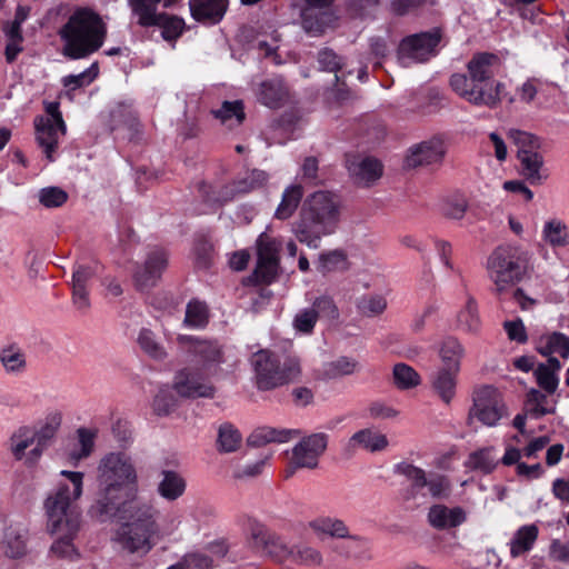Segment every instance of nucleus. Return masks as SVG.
Wrapping results in <instances>:
<instances>
[{"instance_id": "obj_1", "label": "nucleus", "mask_w": 569, "mask_h": 569, "mask_svg": "<svg viewBox=\"0 0 569 569\" xmlns=\"http://www.w3.org/2000/svg\"><path fill=\"white\" fill-rule=\"evenodd\" d=\"M61 476L66 481L59 482L44 501L47 527L56 537L50 552L58 558L74 560L79 557L73 541L81 526V512L77 500L82 495L83 473L62 470Z\"/></svg>"}, {"instance_id": "obj_2", "label": "nucleus", "mask_w": 569, "mask_h": 569, "mask_svg": "<svg viewBox=\"0 0 569 569\" xmlns=\"http://www.w3.org/2000/svg\"><path fill=\"white\" fill-rule=\"evenodd\" d=\"M98 496L89 515L106 522L119 512L121 506L131 502L129 489L138 483L137 469L132 458L122 451L104 455L97 468Z\"/></svg>"}, {"instance_id": "obj_3", "label": "nucleus", "mask_w": 569, "mask_h": 569, "mask_svg": "<svg viewBox=\"0 0 569 569\" xmlns=\"http://www.w3.org/2000/svg\"><path fill=\"white\" fill-rule=\"evenodd\" d=\"M341 200L330 191H316L308 196L299 218L292 224L297 240L317 249L322 237L332 234L340 221Z\"/></svg>"}, {"instance_id": "obj_4", "label": "nucleus", "mask_w": 569, "mask_h": 569, "mask_svg": "<svg viewBox=\"0 0 569 569\" xmlns=\"http://www.w3.org/2000/svg\"><path fill=\"white\" fill-rule=\"evenodd\" d=\"M469 78L456 73L450 78L451 88L467 101L490 108L496 107L503 98L505 86L501 82L488 81L499 71L500 59L488 52L475 54L468 62Z\"/></svg>"}, {"instance_id": "obj_5", "label": "nucleus", "mask_w": 569, "mask_h": 569, "mask_svg": "<svg viewBox=\"0 0 569 569\" xmlns=\"http://www.w3.org/2000/svg\"><path fill=\"white\" fill-rule=\"evenodd\" d=\"M113 518L120 521L113 540L123 551L146 556L153 548L158 526L154 510L150 505L131 501L121 506Z\"/></svg>"}, {"instance_id": "obj_6", "label": "nucleus", "mask_w": 569, "mask_h": 569, "mask_svg": "<svg viewBox=\"0 0 569 569\" xmlns=\"http://www.w3.org/2000/svg\"><path fill=\"white\" fill-rule=\"evenodd\" d=\"M62 54L83 59L97 52L106 40L107 27L101 17L89 8L76 9L59 31Z\"/></svg>"}, {"instance_id": "obj_7", "label": "nucleus", "mask_w": 569, "mask_h": 569, "mask_svg": "<svg viewBox=\"0 0 569 569\" xmlns=\"http://www.w3.org/2000/svg\"><path fill=\"white\" fill-rule=\"evenodd\" d=\"M395 472L406 477L410 482L401 493L402 500L409 509L425 506L430 499L446 497L450 490L447 477L439 473L427 476L422 468L409 462L403 461L396 465Z\"/></svg>"}, {"instance_id": "obj_8", "label": "nucleus", "mask_w": 569, "mask_h": 569, "mask_svg": "<svg viewBox=\"0 0 569 569\" xmlns=\"http://www.w3.org/2000/svg\"><path fill=\"white\" fill-rule=\"evenodd\" d=\"M528 261V252L517 246H500L492 251L487 260V270L499 296L523 278Z\"/></svg>"}, {"instance_id": "obj_9", "label": "nucleus", "mask_w": 569, "mask_h": 569, "mask_svg": "<svg viewBox=\"0 0 569 569\" xmlns=\"http://www.w3.org/2000/svg\"><path fill=\"white\" fill-rule=\"evenodd\" d=\"M256 383L260 390H271L296 380L300 375V362L296 357L284 356L263 349L251 357Z\"/></svg>"}, {"instance_id": "obj_10", "label": "nucleus", "mask_w": 569, "mask_h": 569, "mask_svg": "<svg viewBox=\"0 0 569 569\" xmlns=\"http://www.w3.org/2000/svg\"><path fill=\"white\" fill-rule=\"evenodd\" d=\"M246 529L254 549L279 563L291 561L295 556V548L289 546L276 532L269 530L264 523L256 518L248 517Z\"/></svg>"}, {"instance_id": "obj_11", "label": "nucleus", "mask_w": 569, "mask_h": 569, "mask_svg": "<svg viewBox=\"0 0 569 569\" xmlns=\"http://www.w3.org/2000/svg\"><path fill=\"white\" fill-rule=\"evenodd\" d=\"M473 405L469 420L477 419L483 426L495 427L507 415L501 393L492 386H482L473 391Z\"/></svg>"}, {"instance_id": "obj_12", "label": "nucleus", "mask_w": 569, "mask_h": 569, "mask_svg": "<svg viewBox=\"0 0 569 569\" xmlns=\"http://www.w3.org/2000/svg\"><path fill=\"white\" fill-rule=\"evenodd\" d=\"M439 42L440 34L438 31L408 36L399 43L397 52L398 62L405 68L426 62L436 56V48Z\"/></svg>"}, {"instance_id": "obj_13", "label": "nucleus", "mask_w": 569, "mask_h": 569, "mask_svg": "<svg viewBox=\"0 0 569 569\" xmlns=\"http://www.w3.org/2000/svg\"><path fill=\"white\" fill-rule=\"evenodd\" d=\"M268 181V174L262 170H252L244 177L234 180L231 184L216 191L206 182L199 184V192L204 201L209 203L226 202L239 194H246L262 188Z\"/></svg>"}, {"instance_id": "obj_14", "label": "nucleus", "mask_w": 569, "mask_h": 569, "mask_svg": "<svg viewBox=\"0 0 569 569\" xmlns=\"http://www.w3.org/2000/svg\"><path fill=\"white\" fill-rule=\"evenodd\" d=\"M168 266V252L162 248H150L144 260L136 264L132 281L137 291L149 292L161 280Z\"/></svg>"}, {"instance_id": "obj_15", "label": "nucleus", "mask_w": 569, "mask_h": 569, "mask_svg": "<svg viewBox=\"0 0 569 569\" xmlns=\"http://www.w3.org/2000/svg\"><path fill=\"white\" fill-rule=\"evenodd\" d=\"M256 243L258 259L253 277L259 283H271L278 276L282 243L267 232H262Z\"/></svg>"}, {"instance_id": "obj_16", "label": "nucleus", "mask_w": 569, "mask_h": 569, "mask_svg": "<svg viewBox=\"0 0 569 569\" xmlns=\"http://www.w3.org/2000/svg\"><path fill=\"white\" fill-rule=\"evenodd\" d=\"M345 166L352 183L358 188L373 187L383 174L382 162L370 154L348 152Z\"/></svg>"}, {"instance_id": "obj_17", "label": "nucleus", "mask_w": 569, "mask_h": 569, "mask_svg": "<svg viewBox=\"0 0 569 569\" xmlns=\"http://www.w3.org/2000/svg\"><path fill=\"white\" fill-rule=\"evenodd\" d=\"M173 391L181 398H213L214 387L200 369L183 368L174 375Z\"/></svg>"}, {"instance_id": "obj_18", "label": "nucleus", "mask_w": 569, "mask_h": 569, "mask_svg": "<svg viewBox=\"0 0 569 569\" xmlns=\"http://www.w3.org/2000/svg\"><path fill=\"white\" fill-rule=\"evenodd\" d=\"M328 446V435L312 433L303 437L292 449L291 465L295 468L315 469Z\"/></svg>"}, {"instance_id": "obj_19", "label": "nucleus", "mask_w": 569, "mask_h": 569, "mask_svg": "<svg viewBox=\"0 0 569 569\" xmlns=\"http://www.w3.org/2000/svg\"><path fill=\"white\" fill-rule=\"evenodd\" d=\"M97 271V263H76L72 268L70 281L72 305L82 313H86L91 307L89 284Z\"/></svg>"}, {"instance_id": "obj_20", "label": "nucleus", "mask_w": 569, "mask_h": 569, "mask_svg": "<svg viewBox=\"0 0 569 569\" xmlns=\"http://www.w3.org/2000/svg\"><path fill=\"white\" fill-rule=\"evenodd\" d=\"M177 341L183 351L202 362L206 368L211 365H219L222 361V351L217 342L201 340L188 335H179Z\"/></svg>"}, {"instance_id": "obj_21", "label": "nucleus", "mask_w": 569, "mask_h": 569, "mask_svg": "<svg viewBox=\"0 0 569 569\" xmlns=\"http://www.w3.org/2000/svg\"><path fill=\"white\" fill-rule=\"evenodd\" d=\"M34 126L38 142H58L66 134V124L56 103L48 104L47 116L36 118Z\"/></svg>"}, {"instance_id": "obj_22", "label": "nucleus", "mask_w": 569, "mask_h": 569, "mask_svg": "<svg viewBox=\"0 0 569 569\" xmlns=\"http://www.w3.org/2000/svg\"><path fill=\"white\" fill-rule=\"evenodd\" d=\"M228 0H190L189 7L192 18L203 24L219 23L227 10Z\"/></svg>"}, {"instance_id": "obj_23", "label": "nucleus", "mask_w": 569, "mask_h": 569, "mask_svg": "<svg viewBox=\"0 0 569 569\" xmlns=\"http://www.w3.org/2000/svg\"><path fill=\"white\" fill-rule=\"evenodd\" d=\"M446 152L445 144H412L407 151L405 167L417 168L439 163Z\"/></svg>"}, {"instance_id": "obj_24", "label": "nucleus", "mask_w": 569, "mask_h": 569, "mask_svg": "<svg viewBox=\"0 0 569 569\" xmlns=\"http://www.w3.org/2000/svg\"><path fill=\"white\" fill-rule=\"evenodd\" d=\"M466 520L467 515L461 507L449 508L445 505H433L428 512V522L438 530L456 528Z\"/></svg>"}, {"instance_id": "obj_25", "label": "nucleus", "mask_w": 569, "mask_h": 569, "mask_svg": "<svg viewBox=\"0 0 569 569\" xmlns=\"http://www.w3.org/2000/svg\"><path fill=\"white\" fill-rule=\"evenodd\" d=\"M256 94L262 104L279 108L287 100L289 91L282 78L274 77L259 83Z\"/></svg>"}, {"instance_id": "obj_26", "label": "nucleus", "mask_w": 569, "mask_h": 569, "mask_svg": "<svg viewBox=\"0 0 569 569\" xmlns=\"http://www.w3.org/2000/svg\"><path fill=\"white\" fill-rule=\"evenodd\" d=\"M387 437L373 429H361L353 433L347 443L349 451H355L362 448L370 452L382 451L388 447Z\"/></svg>"}, {"instance_id": "obj_27", "label": "nucleus", "mask_w": 569, "mask_h": 569, "mask_svg": "<svg viewBox=\"0 0 569 569\" xmlns=\"http://www.w3.org/2000/svg\"><path fill=\"white\" fill-rule=\"evenodd\" d=\"M0 365L3 371L13 377L22 376L27 371V355L16 343L0 349Z\"/></svg>"}, {"instance_id": "obj_28", "label": "nucleus", "mask_w": 569, "mask_h": 569, "mask_svg": "<svg viewBox=\"0 0 569 569\" xmlns=\"http://www.w3.org/2000/svg\"><path fill=\"white\" fill-rule=\"evenodd\" d=\"M187 489V481L178 471L162 470L161 480L157 491L167 501H176L182 497Z\"/></svg>"}, {"instance_id": "obj_29", "label": "nucleus", "mask_w": 569, "mask_h": 569, "mask_svg": "<svg viewBox=\"0 0 569 569\" xmlns=\"http://www.w3.org/2000/svg\"><path fill=\"white\" fill-rule=\"evenodd\" d=\"M562 366L555 357H549L547 362L539 363L535 369L538 386L548 395H553L559 386V371Z\"/></svg>"}, {"instance_id": "obj_30", "label": "nucleus", "mask_w": 569, "mask_h": 569, "mask_svg": "<svg viewBox=\"0 0 569 569\" xmlns=\"http://www.w3.org/2000/svg\"><path fill=\"white\" fill-rule=\"evenodd\" d=\"M131 9L132 18L142 28L154 27L162 12L158 11V4L162 0H127Z\"/></svg>"}, {"instance_id": "obj_31", "label": "nucleus", "mask_w": 569, "mask_h": 569, "mask_svg": "<svg viewBox=\"0 0 569 569\" xmlns=\"http://www.w3.org/2000/svg\"><path fill=\"white\" fill-rule=\"evenodd\" d=\"M299 431L295 429H276L272 427H259L254 429L247 439L251 447H261L269 442H287Z\"/></svg>"}, {"instance_id": "obj_32", "label": "nucleus", "mask_w": 569, "mask_h": 569, "mask_svg": "<svg viewBox=\"0 0 569 569\" xmlns=\"http://www.w3.org/2000/svg\"><path fill=\"white\" fill-rule=\"evenodd\" d=\"M498 465L495 447H483L471 452L465 462L466 468L482 475H490Z\"/></svg>"}, {"instance_id": "obj_33", "label": "nucleus", "mask_w": 569, "mask_h": 569, "mask_svg": "<svg viewBox=\"0 0 569 569\" xmlns=\"http://www.w3.org/2000/svg\"><path fill=\"white\" fill-rule=\"evenodd\" d=\"M458 373L457 370L440 367L431 377L433 390L446 403H449L455 396Z\"/></svg>"}, {"instance_id": "obj_34", "label": "nucleus", "mask_w": 569, "mask_h": 569, "mask_svg": "<svg viewBox=\"0 0 569 569\" xmlns=\"http://www.w3.org/2000/svg\"><path fill=\"white\" fill-rule=\"evenodd\" d=\"M27 530L21 525L6 528L2 539L4 552L10 558H19L26 552Z\"/></svg>"}, {"instance_id": "obj_35", "label": "nucleus", "mask_w": 569, "mask_h": 569, "mask_svg": "<svg viewBox=\"0 0 569 569\" xmlns=\"http://www.w3.org/2000/svg\"><path fill=\"white\" fill-rule=\"evenodd\" d=\"M481 320L478 306L473 297L468 296L465 306L456 317V328L466 333H477L480 330Z\"/></svg>"}, {"instance_id": "obj_36", "label": "nucleus", "mask_w": 569, "mask_h": 569, "mask_svg": "<svg viewBox=\"0 0 569 569\" xmlns=\"http://www.w3.org/2000/svg\"><path fill=\"white\" fill-rule=\"evenodd\" d=\"M520 161L522 173L531 183L541 181L540 168L542 166V157L532 149V144H522L517 153Z\"/></svg>"}, {"instance_id": "obj_37", "label": "nucleus", "mask_w": 569, "mask_h": 569, "mask_svg": "<svg viewBox=\"0 0 569 569\" xmlns=\"http://www.w3.org/2000/svg\"><path fill=\"white\" fill-rule=\"evenodd\" d=\"M212 116L228 128L241 124L246 119L242 100L223 101L221 107L211 111Z\"/></svg>"}, {"instance_id": "obj_38", "label": "nucleus", "mask_w": 569, "mask_h": 569, "mask_svg": "<svg viewBox=\"0 0 569 569\" xmlns=\"http://www.w3.org/2000/svg\"><path fill=\"white\" fill-rule=\"evenodd\" d=\"M538 532L536 525L520 527L509 542L511 557L517 558L529 552L538 538Z\"/></svg>"}, {"instance_id": "obj_39", "label": "nucleus", "mask_w": 569, "mask_h": 569, "mask_svg": "<svg viewBox=\"0 0 569 569\" xmlns=\"http://www.w3.org/2000/svg\"><path fill=\"white\" fill-rule=\"evenodd\" d=\"M465 355L463 346L455 337L443 339L439 349L441 368L460 371V362Z\"/></svg>"}, {"instance_id": "obj_40", "label": "nucleus", "mask_w": 569, "mask_h": 569, "mask_svg": "<svg viewBox=\"0 0 569 569\" xmlns=\"http://www.w3.org/2000/svg\"><path fill=\"white\" fill-rule=\"evenodd\" d=\"M137 343L141 351L154 361H164L168 357L164 346L159 341L157 335L148 328L140 329Z\"/></svg>"}, {"instance_id": "obj_41", "label": "nucleus", "mask_w": 569, "mask_h": 569, "mask_svg": "<svg viewBox=\"0 0 569 569\" xmlns=\"http://www.w3.org/2000/svg\"><path fill=\"white\" fill-rule=\"evenodd\" d=\"M538 351L543 356L559 355L562 358L569 357V337L562 332H551L540 337Z\"/></svg>"}, {"instance_id": "obj_42", "label": "nucleus", "mask_w": 569, "mask_h": 569, "mask_svg": "<svg viewBox=\"0 0 569 569\" xmlns=\"http://www.w3.org/2000/svg\"><path fill=\"white\" fill-rule=\"evenodd\" d=\"M303 196V188L300 184L287 187L282 193L281 201L276 209L274 217L280 220L290 218L297 210Z\"/></svg>"}, {"instance_id": "obj_43", "label": "nucleus", "mask_w": 569, "mask_h": 569, "mask_svg": "<svg viewBox=\"0 0 569 569\" xmlns=\"http://www.w3.org/2000/svg\"><path fill=\"white\" fill-rule=\"evenodd\" d=\"M527 408L528 411L535 417L540 418L546 415H551L556 411L557 401L549 398L547 392L537 389H531L527 393Z\"/></svg>"}, {"instance_id": "obj_44", "label": "nucleus", "mask_w": 569, "mask_h": 569, "mask_svg": "<svg viewBox=\"0 0 569 569\" xmlns=\"http://www.w3.org/2000/svg\"><path fill=\"white\" fill-rule=\"evenodd\" d=\"M34 428L22 426L18 428L10 438V450L17 460H21L26 450L36 443Z\"/></svg>"}, {"instance_id": "obj_45", "label": "nucleus", "mask_w": 569, "mask_h": 569, "mask_svg": "<svg viewBox=\"0 0 569 569\" xmlns=\"http://www.w3.org/2000/svg\"><path fill=\"white\" fill-rule=\"evenodd\" d=\"M217 442L220 452H234L241 446L242 436L233 425L224 422L219 427Z\"/></svg>"}, {"instance_id": "obj_46", "label": "nucleus", "mask_w": 569, "mask_h": 569, "mask_svg": "<svg viewBox=\"0 0 569 569\" xmlns=\"http://www.w3.org/2000/svg\"><path fill=\"white\" fill-rule=\"evenodd\" d=\"M310 528L317 533L329 535L333 538H347L349 530L340 519L321 517L310 522Z\"/></svg>"}, {"instance_id": "obj_47", "label": "nucleus", "mask_w": 569, "mask_h": 569, "mask_svg": "<svg viewBox=\"0 0 569 569\" xmlns=\"http://www.w3.org/2000/svg\"><path fill=\"white\" fill-rule=\"evenodd\" d=\"M392 379L395 386L400 390L411 389L420 383L418 372L412 367L402 362L395 365Z\"/></svg>"}, {"instance_id": "obj_48", "label": "nucleus", "mask_w": 569, "mask_h": 569, "mask_svg": "<svg viewBox=\"0 0 569 569\" xmlns=\"http://www.w3.org/2000/svg\"><path fill=\"white\" fill-rule=\"evenodd\" d=\"M209 312L206 303L191 300L186 308L183 323L189 328L200 329L208 323Z\"/></svg>"}, {"instance_id": "obj_49", "label": "nucleus", "mask_w": 569, "mask_h": 569, "mask_svg": "<svg viewBox=\"0 0 569 569\" xmlns=\"http://www.w3.org/2000/svg\"><path fill=\"white\" fill-rule=\"evenodd\" d=\"M158 22L154 27L161 28L162 38L167 41H176L182 34L186 26L183 19L164 12L160 14Z\"/></svg>"}, {"instance_id": "obj_50", "label": "nucleus", "mask_w": 569, "mask_h": 569, "mask_svg": "<svg viewBox=\"0 0 569 569\" xmlns=\"http://www.w3.org/2000/svg\"><path fill=\"white\" fill-rule=\"evenodd\" d=\"M57 432V426L53 423H46L39 429H34L36 433V446L29 452L28 460L34 462L48 447L50 441L53 439Z\"/></svg>"}, {"instance_id": "obj_51", "label": "nucleus", "mask_w": 569, "mask_h": 569, "mask_svg": "<svg viewBox=\"0 0 569 569\" xmlns=\"http://www.w3.org/2000/svg\"><path fill=\"white\" fill-rule=\"evenodd\" d=\"M178 407V399L169 387H162L154 396L152 408L157 416H169Z\"/></svg>"}, {"instance_id": "obj_52", "label": "nucleus", "mask_w": 569, "mask_h": 569, "mask_svg": "<svg viewBox=\"0 0 569 569\" xmlns=\"http://www.w3.org/2000/svg\"><path fill=\"white\" fill-rule=\"evenodd\" d=\"M543 236L552 247H563L569 243L567 227L559 220L548 221L543 227Z\"/></svg>"}, {"instance_id": "obj_53", "label": "nucleus", "mask_w": 569, "mask_h": 569, "mask_svg": "<svg viewBox=\"0 0 569 569\" xmlns=\"http://www.w3.org/2000/svg\"><path fill=\"white\" fill-rule=\"evenodd\" d=\"M468 208L467 199L461 193L448 196L441 206L442 213L451 219H461Z\"/></svg>"}, {"instance_id": "obj_54", "label": "nucleus", "mask_w": 569, "mask_h": 569, "mask_svg": "<svg viewBox=\"0 0 569 569\" xmlns=\"http://www.w3.org/2000/svg\"><path fill=\"white\" fill-rule=\"evenodd\" d=\"M347 268V258L341 250L323 252L319 257L318 269L320 272H331Z\"/></svg>"}, {"instance_id": "obj_55", "label": "nucleus", "mask_w": 569, "mask_h": 569, "mask_svg": "<svg viewBox=\"0 0 569 569\" xmlns=\"http://www.w3.org/2000/svg\"><path fill=\"white\" fill-rule=\"evenodd\" d=\"M98 73L99 67L98 63L94 62L79 74H69L63 77L62 84L70 90H76L78 88L89 86L98 77Z\"/></svg>"}, {"instance_id": "obj_56", "label": "nucleus", "mask_w": 569, "mask_h": 569, "mask_svg": "<svg viewBox=\"0 0 569 569\" xmlns=\"http://www.w3.org/2000/svg\"><path fill=\"white\" fill-rule=\"evenodd\" d=\"M346 543V556L359 560L371 559V547L369 540L362 537L349 536Z\"/></svg>"}, {"instance_id": "obj_57", "label": "nucleus", "mask_w": 569, "mask_h": 569, "mask_svg": "<svg viewBox=\"0 0 569 569\" xmlns=\"http://www.w3.org/2000/svg\"><path fill=\"white\" fill-rule=\"evenodd\" d=\"M295 556L292 557L291 561L305 565V566H319L322 562V556L319 550L307 546V545H299L295 546Z\"/></svg>"}, {"instance_id": "obj_58", "label": "nucleus", "mask_w": 569, "mask_h": 569, "mask_svg": "<svg viewBox=\"0 0 569 569\" xmlns=\"http://www.w3.org/2000/svg\"><path fill=\"white\" fill-rule=\"evenodd\" d=\"M317 321L318 319L316 311H313V309L310 307L301 309L296 313L292 326L296 331L303 335H310L312 333Z\"/></svg>"}, {"instance_id": "obj_59", "label": "nucleus", "mask_w": 569, "mask_h": 569, "mask_svg": "<svg viewBox=\"0 0 569 569\" xmlns=\"http://www.w3.org/2000/svg\"><path fill=\"white\" fill-rule=\"evenodd\" d=\"M357 361L348 357H340L327 365L326 375L329 378L351 375L357 369Z\"/></svg>"}, {"instance_id": "obj_60", "label": "nucleus", "mask_w": 569, "mask_h": 569, "mask_svg": "<svg viewBox=\"0 0 569 569\" xmlns=\"http://www.w3.org/2000/svg\"><path fill=\"white\" fill-rule=\"evenodd\" d=\"M67 199V192L58 187H48L39 191V201L46 208L61 207Z\"/></svg>"}, {"instance_id": "obj_61", "label": "nucleus", "mask_w": 569, "mask_h": 569, "mask_svg": "<svg viewBox=\"0 0 569 569\" xmlns=\"http://www.w3.org/2000/svg\"><path fill=\"white\" fill-rule=\"evenodd\" d=\"M186 569H212L214 561L211 556L199 551H190L181 557Z\"/></svg>"}, {"instance_id": "obj_62", "label": "nucleus", "mask_w": 569, "mask_h": 569, "mask_svg": "<svg viewBox=\"0 0 569 569\" xmlns=\"http://www.w3.org/2000/svg\"><path fill=\"white\" fill-rule=\"evenodd\" d=\"M323 16L326 14L322 13L321 17H318L311 9H305L301 16L305 31L312 37L320 36L326 29V23L322 19Z\"/></svg>"}, {"instance_id": "obj_63", "label": "nucleus", "mask_w": 569, "mask_h": 569, "mask_svg": "<svg viewBox=\"0 0 569 569\" xmlns=\"http://www.w3.org/2000/svg\"><path fill=\"white\" fill-rule=\"evenodd\" d=\"M358 308L362 315L373 317L385 311L387 301L382 296H368L359 301Z\"/></svg>"}, {"instance_id": "obj_64", "label": "nucleus", "mask_w": 569, "mask_h": 569, "mask_svg": "<svg viewBox=\"0 0 569 569\" xmlns=\"http://www.w3.org/2000/svg\"><path fill=\"white\" fill-rule=\"evenodd\" d=\"M311 309L316 311L317 319L327 318L329 320H335L339 317L336 303L330 297L327 296L317 298L313 301Z\"/></svg>"}]
</instances>
